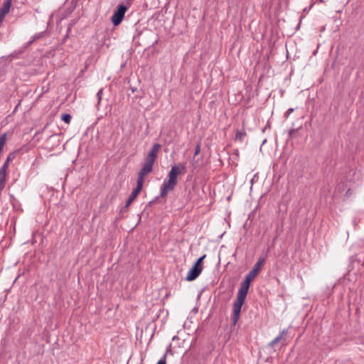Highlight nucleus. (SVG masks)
Returning a JSON list of instances; mask_svg holds the SVG:
<instances>
[{
  "mask_svg": "<svg viewBox=\"0 0 364 364\" xmlns=\"http://www.w3.org/2000/svg\"><path fill=\"white\" fill-rule=\"evenodd\" d=\"M160 148L161 145L159 144H154L151 151L146 156L143 167L139 171L138 174L136 186L133 190L127 201L126 202L125 208H127L130 205V204L134 200L139 193L141 191L144 181V177L152 171L153 165L156 161L157 154Z\"/></svg>",
  "mask_w": 364,
  "mask_h": 364,
  "instance_id": "obj_1",
  "label": "nucleus"
},
{
  "mask_svg": "<svg viewBox=\"0 0 364 364\" xmlns=\"http://www.w3.org/2000/svg\"><path fill=\"white\" fill-rule=\"evenodd\" d=\"M184 169V166L179 165H173L170 171L168 173V179H165L163 184L161 186L160 196L164 198L167 194L173 191L177 184V176L182 170Z\"/></svg>",
  "mask_w": 364,
  "mask_h": 364,
  "instance_id": "obj_2",
  "label": "nucleus"
},
{
  "mask_svg": "<svg viewBox=\"0 0 364 364\" xmlns=\"http://www.w3.org/2000/svg\"><path fill=\"white\" fill-rule=\"evenodd\" d=\"M250 282L244 279L238 290L236 301L233 305L232 323L235 325L239 319L241 308L245 302Z\"/></svg>",
  "mask_w": 364,
  "mask_h": 364,
  "instance_id": "obj_3",
  "label": "nucleus"
},
{
  "mask_svg": "<svg viewBox=\"0 0 364 364\" xmlns=\"http://www.w3.org/2000/svg\"><path fill=\"white\" fill-rule=\"evenodd\" d=\"M127 10V7L124 5L120 4L117 6V10L111 17V21L114 26H118L121 23Z\"/></svg>",
  "mask_w": 364,
  "mask_h": 364,
  "instance_id": "obj_4",
  "label": "nucleus"
},
{
  "mask_svg": "<svg viewBox=\"0 0 364 364\" xmlns=\"http://www.w3.org/2000/svg\"><path fill=\"white\" fill-rule=\"evenodd\" d=\"M202 269L203 267H198L193 265L187 273L186 280L193 281L196 279L202 272Z\"/></svg>",
  "mask_w": 364,
  "mask_h": 364,
  "instance_id": "obj_5",
  "label": "nucleus"
},
{
  "mask_svg": "<svg viewBox=\"0 0 364 364\" xmlns=\"http://www.w3.org/2000/svg\"><path fill=\"white\" fill-rule=\"evenodd\" d=\"M12 0H5L3 6L0 9V18H4L6 14H7L11 6Z\"/></svg>",
  "mask_w": 364,
  "mask_h": 364,
  "instance_id": "obj_6",
  "label": "nucleus"
},
{
  "mask_svg": "<svg viewBox=\"0 0 364 364\" xmlns=\"http://www.w3.org/2000/svg\"><path fill=\"white\" fill-rule=\"evenodd\" d=\"M264 258L260 257L255 264L253 269L249 273L256 277L260 271L261 267L264 263Z\"/></svg>",
  "mask_w": 364,
  "mask_h": 364,
  "instance_id": "obj_7",
  "label": "nucleus"
},
{
  "mask_svg": "<svg viewBox=\"0 0 364 364\" xmlns=\"http://www.w3.org/2000/svg\"><path fill=\"white\" fill-rule=\"evenodd\" d=\"M287 330L284 329L279 336H277L274 339H273L269 344V346H274L276 343L280 341L284 336L287 333Z\"/></svg>",
  "mask_w": 364,
  "mask_h": 364,
  "instance_id": "obj_8",
  "label": "nucleus"
},
{
  "mask_svg": "<svg viewBox=\"0 0 364 364\" xmlns=\"http://www.w3.org/2000/svg\"><path fill=\"white\" fill-rule=\"evenodd\" d=\"M246 135L245 130L244 129L241 130H237L235 135V140H239L240 141H243L244 137Z\"/></svg>",
  "mask_w": 364,
  "mask_h": 364,
  "instance_id": "obj_9",
  "label": "nucleus"
},
{
  "mask_svg": "<svg viewBox=\"0 0 364 364\" xmlns=\"http://www.w3.org/2000/svg\"><path fill=\"white\" fill-rule=\"evenodd\" d=\"M43 33H38L32 36L31 40L27 43L28 46H30L33 42L41 38L43 36Z\"/></svg>",
  "mask_w": 364,
  "mask_h": 364,
  "instance_id": "obj_10",
  "label": "nucleus"
},
{
  "mask_svg": "<svg viewBox=\"0 0 364 364\" xmlns=\"http://www.w3.org/2000/svg\"><path fill=\"white\" fill-rule=\"evenodd\" d=\"M61 119L65 123L69 124L71 121V116L69 114H63L61 117Z\"/></svg>",
  "mask_w": 364,
  "mask_h": 364,
  "instance_id": "obj_11",
  "label": "nucleus"
},
{
  "mask_svg": "<svg viewBox=\"0 0 364 364\" xmlns=\"http://www.w3.org/2000/svg\"><path fill=\"white\" fill-rule=\"evenodd\" d=\"M6 176L0 174V190H3L5 186Z\"/></svg>",
  "mask_w": 364,
  "mask_h": 364,
  "instance_id": "obj_12",
  "label": "nucleus"
},
{
  "mask_svg": "<svg viewBox=\"0 0 364 364\" xmlns=\"http://www.w3.org/2000/svg\"><path fill=\"white\" fill-rule=\"evenodd\" d=\"M205 257V255H203V256L200 257L199 259H198V260L194 264V265L198 267H202L201 262H203V260L204 259Z\"/></svg>",
  "mask_w": 364,
  "mask_h": 364,
  "instance_id": "obj_13",
  "label": "nucleus"
},
{
  "mask_svg": "<svg viewBox=\"0 0 364 364\" xmlns=\"http://www.w3.org/2000/svg\"><path fill=\"white\" fill-rule=\"evenodd\" d=\"M11 160V157L10 156L7 157V159H6V161H4V164L2 165V168H5L6 170H7L8 167H9V161Z\"/></svg>",
  "mask_w": 364,
  "mask_h": 364,
  "instance_id": "obj_14",
  "label": "nucleus"
},
{
  "mask_svg": "<svg viewBox=\"0 0 364 364\" xmlns=\"http://www.w3.org/2000/svg\"><path fill=\"white\" fill-rule=\"evenodd\" d=\"M255 277H254L253 275H252V274H250V273H248V274L245 276V279L246 281H248V282H250L251 283V282H252V280H254V279H255Z\"/></svg>",
  "mask_w": 364,
  "mask_h": 364,
  "instance_id": "obj_15",
  "label": "nucleus"
},
{
  "mask_svg": "<svg viewBox=\"0 0 364 364\" xmlns=\"http://www.w3.org/2000/svg\"><path fill=\"white\" fill-rule=\"evenodd\" d=\"M102 90L100 89L98 92L97 93V100H98V103L100 102L101 99H102Z\"/></svg>",
  "mask_w": 364,
  "mask_h": 364,
  "instance_id": "obj_16",
  "label": "nucleus"
},
{
  "mask_svg": "<svg viewBox=\"0 0 364 364\" xmlns=\"http://www.w3.org/2000/svg\"><path fill=\"white\" fill-rule=\"evenodd\" d=\"M166 355H164L157 363V364H166Z\"/></svg>",
  "mask_w": 364,
  "mask_h": 364,
  "instance_id": "obj_17",
  "label": "nucleus"
},
{
  "mask_svg": "<svg viewBox=\"0 0 364 364\" xmlns=\"http://www.w3.org/2000/svg\"><path fill=\"white\" fill-rule=\"evenodd\" d=\"M294 109L293 108H289L285 113V117L287 118L290 114H291L293 112H294Z\"/></svg>",
  "mask_w": 364,
  "mask_h": 364,
  "instance_id": "obj_18",
  "label": "nucleus"
},
{
  "mask_svg": "<svg viewBox=\"0 0 364 364\" xmlns=\"http://www.w3.org/2000/svg\"><path fill=\"white\" fill-rule=\"evenodd\" d=\"M200 151V146L199 144H198L196 147L194 155L197 156Z\"/></svg>",
  "mask_w": 364,
  "mask_h": 364,
  "instance_id": "obj_19",
  "label": "nucleus"
},
{
  "mask_svg": "<svg viewBox=\"0 0 364 364\" xmlns=\"http://www.w3.org/2000/svg\"><path fill=\"white\" fill-rule=\"evenodd\" d=\"M6 170L5 168H3L2 167H1V168H0V174L6 176Z\"/></svg>",
  "mask_w": 364,
  "mask_h": 364,
  "instance_id": "obj_20",
  "label": "nucleus"
},
{
  "mask_svg": "<svg viewBox=\"0 0 364 364\" xmlns=\"http://www.w3.org/2000/svg\"><path fill=\"white\" fill-rule=\"evenodd\" d=\"M319 1H320V2H322V1H323V0H319Z\"/></svg>",
  "mask_w": 364,
  "mask_h": 364,
  "instance_id": "obj_21",
  "label": "nucleus"
},
{
  "mask_svg": "<svg viewBox=\"0 0 364 364\" xmlns=\"http://www.w3.org/2000/svg\"><path fill=\"white\" fill-rule=\"evenodd\" d=\"M1 191V190H0V192Z\"/></svg>",
  "mask_w": 364,
  "mask_h": 364,
  "instance_id": "obj_22",
  "label": "nucleus"
}]
</instances>
